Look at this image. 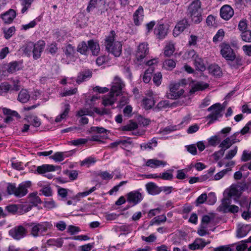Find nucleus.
Masks as SVG:
<instances>
[{
    "label": "nucleus",
    "mask_w": 251,
    "mask_h": 251,
    "mask_svg": "<svg viewBox=\"0 0 251 251\" xmlns=\"http://www.w3.org/2000/svg\"><path fill=\"white\" fill-rule=\"evenodd\" d=\"M125 83L119 77H115L111 83L110 92L102 97V104L104 106L113 105L117 100V98L125 93Z\"/></svg>",
    "instance_id": "nucleus-1"
},
{
    "label": "nucleus",
    "mask_w": 251,
    "mask_h": 251,
    "mask_svg": "<svg viewBox=\"0 0 251 251\" xmlns=\"http://www.w3.org/2000/svg\"><path fill=\"white\" fill-rule=\"evenodd\" d=\"M105 46L108 52L115 57H118L122 52V45L121 42L115 40V33L111 31L105 40Z\"/></svg>",
    "instance_id": "nucleus-2"
},
{
    "label": "nucleus",
    "mask_w": 251,
    "mask_h": 251,
    "mask_svg": "<svg viewBox=\"0 0 251 251\" xmlns=\"http://www.w3.org/2000/svg\"><path fill=\"white\" fill-rule=\"evenodd\" d=\"M201 5L200 0H195L188 7L187 15L192 22L196 24L201 23L202 20Z\"/></svg>",
    "instance_id": "nucleus-3"
},
{
    "label": "nucleus",
    "mask_w": 251,
    "mask_h": 251,
    "mask_svg": "<svg viewBox=\"0 0 251 251\" xmlns=\"http://www.w3.org/2000/svg\"><path fill=\"white\" fill-rule=\"evenodd\" d=\"M31 185L30 181L23 182L16 188L14 184H10L7 186V191L10 194H14L16 196L22 197L27 193V188Z\"/></svg>",
    "instance_id": "nucleus-4"
},
{
    "label": "nucleus",
    "mask_w": 251,
    "mask_h": 251,
    "mask_svg": "<svg viewBox=\"0 0 251 251\" xmlns=\"http://www.w3.org/2000/svg\"><path fill=\"white\" fill-rule=\"evenodd\" d=\"M31 227V234L34 237L43 235L48 229H50L52 225L51 223L45 222L39 223H32L29 225Z\"/></svg>",
    "instance_id": "nucleus-5"
},
{
    "label": "nucleus",
    "mask_w": 251,
    "mask_h": 251,
    "mask_svg": "<svg viewBox=\"0 0 251 251\" xmlns=\"http://www.w3.org/2000/svg\"><path fill=\"white\" fill-rule=\"evenodd\" d=\"M100 97L98 95H94L91 97L90 99H87L86 103L90 106V108H84L78 111L76 116L83 117L84 116L89 115L92 116L94 112H97L98 109L96 108H93L92 105L94 104V102L96 100L99 99Z\"/></svg>",
    "instance_id": "nucleus-6"
},
{
    "label": "nucleus",
    "mask_w": 251,
    "mask_h": 251,
    "mask_svg": "<svg viewBox=\"0 0 251 251\" xmlns=\"http://www.w3.org/2000/svg\"><path fill=\"white\" fill-rule=\"evenodd\" d=\"M223 108L220 103H216L207 108V111L211 112L206 117L207 119H209L208 124H212L214 121L217 120L219 118L222 116V112Z\"/></svg>",
    "instance_id": "nucleus-7"
},
{
    "label": "nucleus",
    "mask_w": 251,
    "mask_h": 251,
    "mask_svg": "<svg viewBox=\"0 0 251 251\" xmlns=\"http://www.w3.org/2000/svg\"><path fill=\"white\" fill-rule=\"evenodd\" d=\"M149 68L145 72L143 75V81L147 83L151 80L152 73L157 67V60L155 58L149 60L146 63Z\"/></svg>",
    "instance_id": "nucleus-8"
},
{
    "label": "nucleus",
    "mask_w": 251,
    "mask_h": 251,
    "mask_svg": "<svg viewBox=\"0 0 251 251\" xmlns=\"http://www.w3.org/2000/svg\"><path fill=\"white\" fill-rule=\"evenodd\" d=\"M27 234V230L22 226H18L11 229L9 234L15 240H20L24 238Z\"/></svg>",
    "instance_id": "nucleus-9"
},
{
    "label": "nucleus",
    "mask_w": 251,
    "mask_h": 251,
    "mask_svg": "<svg viewBox=\"0 0 251 251\" xmlns=\"http://www.w3.org/2000/svg\"><path fill=\"white\" fill-rule=\"evenodd\" d=\"M221 53L226 60H232L234 58L235 53L229 45L223 44L221 46Z\"/></svg>",
    "instance_id": "nucleus-10"
},
{
    "label": "nucleus",
    "mask_w": 251,
    "mask_h": 251,
    "mask_svg": "<svg viewBox=\"0 0 251 251\" xmlns=\"http://www.w3.org/2000/svg\"><path fill=\"white\" fill-rule=\"evenodd\" d=\"M210 241H205L204 239L198 238L191 244H189L188 248L190 250L195 251L197 250H202L207 245L210 244Z\"/></svg>",
    "instance_id": "nucleus-11"
},
{
    "label": "nucleus",
    "mask_w": 251,
    "mask_h": 251,
    "mask_svg": "<svg viewBox=\"0 0 251 251\" xmlns=\"http://www.w3.org/2000/svg\"><path fill=\"white\" fill-rule=\"evenodd\" d=\"M149 52L148 45L145 43H142L138 47L136 53V57L138 61L144 59Z\"/></svg>",
    "instance_id": "nucleus-12"
},
{
    "label": "nucleus",
    "mask_w": 251,
    "mask_h": 251,
    "mask_svg": "<svg viewBox=\"0 0 251 251\" xmlns=\"http://www.w3.org/2000/svg\"><path fill=\"white\" fill-rule=\"evenodd\" d=\"M189 26L188 20L186 18L180 20L177 23L173 30L174 36H177Z\"/></svg>",
    "instance_id": "nucleus-13"
},
{
    "label": "nucleus",
    "mask_w": 251,
    "mask_h": 251,
    "mask_svg": "<svg viewBox=\"0 0 251 251\" xmlns=\"http://www.w3.org/2000/svg\"><path fill=\"white\" fill-rule=\"evenodd\" d=\"M234 15V10L229 5L223 6L220 9V16L225 20H229Z\"/></svg>",
    "instance_id": "nucleus-14"
},
{
    "label": "nucleus",
    "mask_w": 251,
    "mask_h": 251,
    "mask_svg": "<svg viewBox=\"0 0 251 251\" xmlns=\"http://www.w3.org/2000/svg\"><path fill=\"white\" fill-rule=\"evenodd\" d=\"M144 18V9L140 6L133 15V20L135 25L139 26L141 25Z\"/></svg>",
    "instance_id": "nucleus-15"
},
{
    "label": "nucleus",
    "mask_w": 251,
    "mask_h": 251,
    "mask_svg": "<svg viewBox=\"0 0 251 251\" xmlns=\"http://www.w3.org/2000/svg\"><path fill=\"white\" fill-rule=\"evenodd\" d=\"M143 198V195L138 191H132L127 194V201L134 204L140 202Z\"/></svg>",
    "instance_id": "nucleus-16"
},
{
    "label": "nucleus",
    "mask_w": 251,
    "mask_h": 251,
    "mask_svg": "<svg viewBox=\"0 0 251 251\" xmlns=\"http://www.w3.org/2000/svg\"><path fill=\"white\" fill-rule=\"evenodd\" d=\"M45 46V43L42 40L39 41L34 45L32 52L33 57L35 59L39 58L41 56V53L43 50Z\"/></svg>",
    "instance_id": "nucleus-17"
},
{
    "label": "nucleus",
    "mask_w": 251,
    "mask_h": 251,
    "mask_svg": "<svg viewBox=\"0 0 251 251\" xmlns=\"http://www.w3.org/2000/svg\"><path fill=\"white\" fill-rule=\"evenodd\" d=\"M180 84L174 83L170 85V92L172 93V96L175 99H177L182 95L184 91L183 89H180Z\"/></svg>",
    "instance_id": "nucleus-18"
},
{
    "label": "nucleus",
    "mask_w": 251,
    "mask_h": 251,
    "mask_svg": "<svg viewBox=\"0 0 251 251\" xmlns=\"http://www.w3.org/2000/svg\"><path fill=\"white\" fill-rule=\"evenodd\" d=\"M24 120L34 127H39L41 125L40 119L33 114H25Z\"/></svg>",
    "instance_id": "nucleus-19"
},
{
    "label": "nucleus",
    "mask_w": 251,
    "mask_h": 251,
    "mask_svg": "<svg viewBox=\"0 0 251 251\" xmlns=\"http://www.w3.org/2000/svg\"><path fill=\"white\" fill-rule=\"evenodd\" d=\"M70 110V106L69 104H65L63 107L61 112L55 119V123H60L66 119Z\"/></svg>",
    "instance_id": "nucleus-20"
},
{
    "label": "nucleus",
    "mask_w": 251,
    "mask_h": 251,
    "mask_svg": "<svg viewBox=\"0 0 251 251\" xmlns=\"http://www.w3.org/2000/svg\"><path fill=\"white\" fill-rule=\"evenodd\" d=\"M16 15V12L13 9H9L1 15V18L5 24H10L12 22Z\"/></svg>",
    "instance_id": "nucleus-21"
},
{
    "label": "nucleus",
    "mask_w": 251,
    "mask_h": 251,
    "mask_svg": "<svg viewBox=\"0 0 251 251\" xmlns=\"http://www.w3.org/2000/svg\"><path fill=\"white\" fill-rule=\"evenodd\" d=\"M38 185L42 187L40 192L43 195L46 197L52 196V191L50 184L48 182L41 181L38 183Z\"/></svg>",
    "instance_id": "nucleus-22"
},
{
    "label": "nucleus",
    "mask_w": 251,
    "mask_h": 251,
    "mask_svg": "<svg viewBox=\"0 0 251 251\" xmlns=\"http://www.w3.org/2000/svg\"><path fill=\"white\" fill-rule=\"evenodd\" d=\"M208 84L203 81L197 82L191 86L190 93L193 94L197 91H203L208 88Z\"/></svg>",
    "instance_id": "nucleus-23"
},
{
    "label": "nucleus",
    "mask_w": 251,
    "mask_h": 251,
    "mask_svg": "<svg viewBox=\"0 0 251 251\" xmlns=\"http://www.w3.org/2000/svg\"><path fill=\"white\" fill-rule=\"evenodd\" d=\"M57 168V166L46 164L38 166L36 171L40 174H44L48 172H54Z\"/></svg>",
    "instance_id": "nucleus-24"
},
{
    "label": "nucleus",
    "mask_w": 251,
    "mask_h": 251,
    "mask_svg": "<svg viewBox=\"0 0 251 251\" xmlns=\"http://www.w3.org/2000/svg\"><path fill=\"white\" fill-rule=\"evenodd\" d=\"M251 230V225H243L239 227L237 230L236 236L238 238H242L247 235Z\"/></svg>",
    "instance_id": "nucleus-25"
},
{
    "label": "nucleus",
    "mask_w": 251,
    "mask_h": 251,
    "mask_svg": "<svg viewBox=\"0 0 251 251\" xmlns=\"http://www.w3.org/2000/svg\"><path fill=\"white\" fill-rule=\"evenodd\" d=\"M231 202V199L229 198H224L222 199V203L218 207V210L224 213L229 212L228 208L230 207Z\"/></svg>",
    "instance_id": "nucleus-26"
},
{
    "label": "nucleus",
    "mask_w": 251,
    "mask_h": 251,
    "mask_svg": "<svg viewBox=\"0 0 251 251\" xmlns=\"http://www.w3.org/2000/svg\"><path fill=\"white\" fill-rule=\"evenodd\" d=\"M209 73L215 77H220L222 75V72L221 68L216 64H211L208 67Z\"/></svg>",
    "instance_id": "nucleus-27"
},
{
    "label": "nucleus",
    "mask_w": 251,
    "mask_h": 251,
    "mask_svg": "<svg viewBox=\"0 0 251 251\" xmlns=\"http://www.w3.org/2000/svg\"><path fill=\"white\" fill-rule=\"evenodd\" d=\"M96 187L95 186H94L88 190H86L84 192L77 193L75 196H74L72 198V199L75 201H78L80 200L81 198L86 197V196L89 195L92 192L96 190Z\"/></svg>",
    "instance_id": "nucleus-28"
},
{
    "label": "nucleus",
    "mask_w": 251,
    "mask_h": 251,
    "mask_svg": "<svg viewBox=\"0 0 251 251\" xmlns=\"http://www.w3.org/2000/svg\"><path fill=\"white\" fill-rule=\"evenodd\" d=\"M2 111L4 114L7 115V117L5 118L6 122H9L12 121L13 117H16L17 119L20 117L19 114L15 111H11L9 109L4 108L2 109Z\"/></svg>",
    "instance_id": "nucleus-29"
},
{
    "label": "nucleus",
    "mask_w": 251,
    "mask_h": 251,
    "mask_svg": "<svg viewBox=\"0 0 251 251\" xmlns=\"http://www.w3.org/2000/svg\"><path fill=\"white\" fill-rule=\"evenodd\" d=\"M92 76V73L89 70L83 71L79 73L76 79L77 83L79 84L81 82L89 79Z\"/></svg>",
    "instance_id": "nucleus-30"
},
{
    "label": "nucleus",
    "mask_w": 251,
    "mask_h": 251,
    "mask_svg": "<svg viewBox=\"0 0 251 251\" xmlns=\"http://www.w3.org/2000/svg\"><path fill=\"white\" fill-rule=\"evenodd\" d=\"M168 25H167L159 24L158 26V38H164L167 34Z\"/></svg>",
    "instance_id": "nucleus-31"
},
{
    "label": "nucleus",
    "mask_w": 251,
    "mask_h": 251,
    "mask_svg": "<svg viewBox=\"0 0 251 251\" xmlns=\"http://www.w3.org/2000/svg\"><path fill=\"white\" fill-rule=\"evenodd\" d=\"M88 45L89 48L92 51V54L94 55H97L100 50L99 44L93 40L88 41Z\"/></svg>",
    "instance_id": "nucleus-32"
},
{
    "label": "nucleus",
    "mask_w": 251,
    "mask_h": 251,
    "mask_svg": "<svg viewBox=\"0 0 251 251\" xmlns=\"http://www.w3.org/2000/svg\"><path fill=\"white\" fill-rule=\"evenodd\" d=\"M224 194L226 195L228 198H230L233 196H239V190L235 186L232 185L225 191Z\"/></svg>",
    "instance_id": "nucleus-33"
},
{
    "label": "nucleus",
    "mask_w": 251,
    "mask_h": 251,
    "mask_svg": "<svg viewBox=\"0 0 251 251\" xmlns=\"http://www.w3.org/2000/svg\"><path fill=\"white\" fill-rule=\"evenodd\" d=\"M230 62L228 63L229 65L233 68H238L243 65V60L242 58L240 57H236V55L234 56V58L232 60H228Z\"/></svg>",
    "instance_id": "nucleus-34"
},
{
    "label": "nucleus",
    "mask_w": 251,
    "mask_h": 251,
    "mask_svg": "<svg viewBox=\"0 0 251 251\" xmlns=\"http://www.w3.org/2000/svg\"><path fill=\"white\" fill-rule=\"evenodd\" d=\"M30 96L26 90H22L19 94L18 100L22 103L26 102L29 99Z\"/></svg>",
    "instance_id": "nucleus-35"
},
{
    "label": "nucleus",
    "mask_w": 251,
    "mask_h": 251,
    "mask_svg": "<svg viewBox=\"0 0 251 251\" xmlns=\"http://www.w3.org/2000/svg\"><path fill=\"white\" fill-rule=\"evenodd\" d=\"M234 144H235V142L233 141H230V138L227 137L220 143L219 147L225 151Z\"/></svg>",
    "instance_id": "nucleus-36"
},
{
    "label": "nucleus",
    "mask_w": 251,
    "mask_h": 251,
    "mask_svg": "<svg viewBox=\"0 0 251 251\" xmlns=\"http://www.w3.org/2000/svg\"><path fill=\"white\" fill-rule=\"evenodd\" d=\"M194 64L197 68V70L201 71H203L205 70V67L203 60L199 55L194 60Z\"/></svg>",
    "instance_id": "nucleus-37"
},
{
    "label": "nucleus",
    "mask_w": 251,
    "mask_h": 251,
    "mask_svg": "<svg viewBox=\"0 0 251 251\" xmlns=\"http://www.w3.org/2000/svg\"><path fill=\"white\" fill-rule=\"evenodd\" d=\"M175 51V47L174 44L169 42L167 44L164 48V53L165 56H170L173 54Z\"/></svg>",
    "instance_id": "nucleus-38"
},
{
    "label": "nucleus",
    "mask_w": 251,
    "mask_h": 251,
    "mask_svg": "<svg viewBox=\"0 0 251 251\" xmlns=\"http://www.w3.org/2000/svg\"><path fill=\"white\" fill-rule=\"evenodd\" d=\"M120 146L122 148L128 150L133 147V144L130 138L121 140Z\"/></svg>",
    "instance_id": "nucleus-39"
},
{
    "label": "nucleus",
    "mask_w": 251,
    "mask_h": 251,
    "mask_svg": "<svg viewBox=\"0 0 251 251\" xmlns=\"http://www.w3.org/2000/svg\"><path fill=\"white\" fill-rule=\"evenodd\" d=\"M146 188L149 194L155 195L157 194V186L154 183L149 182L146 184Z\"/></svg>",
    "instance_id": "nucleus-40"
},
{
    "label": "nucleus",
    "mask_w": 251,
    "mask_h": 251,
    "mask_svg": "<svg viewBox=\"0 0 251 251\" xmlns=\"http://www.w3.org/2000/svg\"><path fill=\"white\" fill-rule=\"evenodd\" d=\"M96 162V159L95 158L90 156L82 161L80 163V165L82 166H86L87 167H89L94 165Z\"/></svg>",
    "instance_id": "nucleus-41"
},
{
    "label": "nucleus",
    "mask_w": 251,
    "mask_h": 251,
    "mask_svg": "<svg viewBox=\"0 0 251 251\" xmlns=\"http://www.w3.org/2000/svg\"><path fill=\"white\" fill-rule=\"evenodd\" d=\"M241 38L242 40L247 43H251V30H247L244 31L241 33Z\"/></svg>",
    "instance_id": "nucleus-42"
},
{
    "label": "nucleus",
    "mask_w": 251,
    "mask_h": 251,
    "mask_svg": "<svg viewBox=\"0 0 251 251\" xmlns=\"http://www.w3.org/2000/svg\"><path fill=\"white\" fill-rule=\"evenodd\" d=\"M198 55L194 50H191L185 52L184 54V58L186 59H192L194 61Z\"/></svg>",
    "instance_id": "nucleus-43"
},
{
    "label": "nucleus",
    "mask_w": 251,
    "mask_h": 251,
    "mask_svg": "<svg viewBox=\"0 0 251 251\" xmlns=\"http://www.w3.org/2000/svg\"><path fill=\"white\" fill-rule=\"evenodd\" d=\"M114 175V172L110 173L107 171H103L100 173L99 176L102 179L108 181L112 178Z\"/></svg>",
    "instance_id": "nucleus-44"
},
{
    "label": "nucleus",
    "mask_w": 251,
    "mask_h": 251,
    "mask_svg": "<svg viewBox=\"0 0 251 251\" xmlns=\"http://www.w3.org/2000/svg\"><path fill=\"white\" fill-rule=\"evenodd\" d=\"M88 49L89 46L84 42H81L77 46V51L82 54H86Z\"/></svg>",
    "instance_id": "nucleus-45"
},
{
    "label": "nucleus",
    "mask_w": 251,
    "mask_h": 251,
    "mask_svg": "<svg viewBox=\"0 0 251 251\" xmlns=\"http://www.w3.org/2000/svg\"><path fill=\"white\" fill-rule=\"evenodd\" d=\"M154 104V101L151 98L145 99L143 100V106L146 109H151Z\"/></svg>",
    "instance_id": "nucleus-46"
},
{
    "label": "nucleus",
    "mask_w": 251,
    "mask_h": 251,
    "mask_svg": "<svg viewBox=\"0 0 251 251\" xmlns=\"http://www.w3.org/2000/svg\"><path fill=\"white\" fill-rule=\"evenodd\" d=\"M33 0H20L21 3L23 6L21 10L22 13L26 11L27 9L30 7V5Z\"/></svg>",
    "instance_id": "nucleus-47"
},
{
    "label": "nucleus",
    "mask_w": 251,
    "mask_h": 251,
    "mask_svg": "<svg viewBox=\"0 0 251 251\" xmlns=\"http://www.w3.org/2000/svg\"><path fill=\"white\" fill-rule=\"evenodd\" d=\"M191 120V117L189 115L185 116L180 124H179L178 125H176L177 126L178 130L189 124Z\"/></svg>",
    "instance_id": "nucleus-48"
},
{
    "label": "nucleus",
    "mask_w": 251,
    "mask_h": 251,
    "mask_svg": "<svg viewBox=\"0 0 251 251\" xmlns=\"http://www.w3.org/2000/svg\"><path fill=\"white\" fill-rule=\"evenodd\" d=\"M225 36V32L224 31L220 29H219L214 36L213 38V41L215 43H216L219 41H221L223 40L224 37Z\"/></svg>",
    "instance_id": "nucleus-49"
},
{
    "label": "nucleus",
    "mask_w": 251,
    "mask_h": 251,
    "mask_svg": "<svg viewBox=\"0 0 251 251\" xmlns=\"http://www.w3.org/2000/svg\"><path fill=\"white\" fill-rule=\"evenodd\" d=\"M237 151L238 147L237 146L234 147L233 149L228 151L225 157V159L227 160L231 159L236 155L237 152Z\"/></svg>",
    "instance_id": "nucleus-50"
},
{
    "label": "nucleus",
    "mask_w": 251,
    "mask_h": 251,
    "mask_svg": "<svg viewBox=\"0 0 251 251\" xmlns=\"http://www.w3.org/2000/svg\"><path fill=\"white\" fill-rule=\"evenodd\" d=\"M19 64L16 62H12L9 63L8 65V71L13 73L20 69Z\"/></svg>",
    "instance_id": "nucleus-51"
},
{
    "label": "nucleus",
    "mask_w": 251,
    "mask_h": 251,
    "mask_svg": "<svg viewBox=\"0 0 251 251\" xmlns=\"http://www.w3.org/2000/svg\"><path fill=\"white\" fill-rule=\"evenodd\" d=\"M176 130H178V128L176 125L170 126L166 127L163 129H160L159 133H162L163 134H166Z\"/></svg>",
    "instance_id": "nucleus-52"
},
{
    "label": "nucleus",
    "mask_w": 251,
    "mask_h": 251,
    "mask_svg": "<svg viewBox=\"0 0 251 251\" xmlns=\"http://www.w3.org/2000/svg\"><path fill=\"white\" fill-rule=\"evenodd\" d=\"M29 201L34 205H36L41 202V200L36 194H31L29 197Z\"/></svg>",
    "instance_id": "nucleus-53"
},
{
    "label": "nucleus",
    "mask_w": 251,
    "mask_h": 251,
    "mask_svg": "<svg viewBox=\"0 0 251 251\" xmlns=\"http://www.w3.org/2000/svg\"><path fill=\"white\" fill-rule=\"evenodd\" d=\"M163 66L168 70H172L176 66V62L173 59H167L164 62Z\"/></svg>",
    "instance_id": "nucleus-54"
},
{
    "label": "nucleus",
    "mask_w": 251,
    "mask_h": 251,
    "mask_svg": "<svg viewBox=\"0 0 251 251\" xmlns=\"http://www.w3.org/2000/svg\"><path fill=\"white\" fill-rule=\"evenodd\" d=\"M158 178H161L164 180H171L173 178V175L169 171L165 172L162 173H160L158 175Z\"/></svg>",
    "instance_id": "nucleus-55"
},
{
    "label": "nucleus",
    "mask_w": 251,
    "mask_h": 251,
    "mask_svg": "<svg viewBox=\"0 0 251 251\" xmlns=\"http://www.w3.org/2000/svg\"><path fill=\"white\" fill-rule=\"evenodd\" d=\"M234 245L220 246L214 249V251H234V249L231 248Z\"/></svg>",
    "instance_id": "nucleus-56"
},
{
    "label": "nucleus",
    "mask_w": 251,
    "mask_h": 251,
    "mask_svg": "<svg viewBox=\"0 0 251 251\" xmlns=\"http://www.w3.org/2000/svg\"><path fill=\"white\" fill-rule=\"evenodd\" d=\"M231 170L229 168H227L226 169L223 170L222 171L217 173L214 176V180H218L221 179L226 174V173L230 171Z\"/></svg>",
    "instance_id": "nucleus-57"
},
{
    "label": "nucleus",
    "mask_w": 251,
    "mask_h": 251,
    "mask_svg": "<svg viewBox=\"0 0 251 251\" xmlns=\"http://www.w3.org/2000/svg\"><path fill=\"white\" fill-rule=\"evenodd\" d=\"M64 51L67 56L71 57L75 53V49L71 45H68L64 49Z\"/></svg>",
    "instance_id": "nucleus-58"
},
{
    "label": "nucleus",
    "mask_w": 251,
    "mask_h": 251,
    "mask_svg": "<svg viewBox=\"0 0 251 251\" xmlns=\"http://www.w3.org/2000/svg\"><path fill=\"white\" fill-rule=\"evenodd\" d=\"M145 163L144 166L149 167L151 168H155L157 167V160L156 159H144Z\"/></svg>",
    "instance_id": "nucleus-59"
},
{
    "label": "nucleus",
    "mask_w": 251,
    "mask_h": 251,
    "mask_svg": "<svg viewBox=\"0 0 251 251\" xmlns=\"http://www.w3.org/2000/svg\"><path fill=\"white\" fill-rule=\"evenodd\" d=\"M44 206L49 209L55 208L57 205L55 201L52 199H47L44 202Z\"/></svg>",
    "instance_id": "nucleus-60"
},
{
    "label": "nucleus",
    "mask_w": 251,
    "mask_h": 251,
    "mask_svg": "<svg viewBox=\"0 0 251 251\" xmlns=\"http://www.w3.org/2000/svg\"><path fill=\"white\" fill-rule=\"evenodd\" d=\"M248 27V22L246 19H243L240 21L238 24V29L241 31V32H244V31L247 30Z\"/></svg>",
    "instance_id": "nucleus-61"
},
{
    "label": "nucleus",
    "mask_w": 251,
    "mask_h": 251,
    "mask_svg": "<svg viewBox=\"0 0 251 251\" xmlns=\"http://www.w3.org/2000/svg\"><path fill=\"white\" fill-rule=\"evenodd\" d=\"M10 85L7 83H3L0 84V95H2L7 93L10 89Z\"/></svg>",
    "instance_id": "nucleus-62"
},
{
    "label": "nucleus",
    "mask_w": 251,
    "mask_h": 251,
    "mask_svg": "<svg viewBox=\"0 0 251 251\" xmlns=\"http://www.w3.org/2000/svg\"><path fill=\"white\" fill-rule=\"evenodd\" d=\"M173 189V188L172 186L158 187V194L161 192H164L166 195L169 194L172 192Z\"/></svg>",
    "instance_id": "nucleus-63"
},
{
    "label": "nucleus",
    "mask_w": 251,
    "mask_h": 251,
    "mask_svg": "<svg viewBox=\"0 0 251 251\" xmlns=\"http://www.w3.org/2000/svg\"><path fill=\"white\" fill-rule=\"evenodd\" d=\"M15 28L14 26H11L6 30L4 31V37L8 39L10 38L15 33Z\"/></svg>",
    "instance_id": "nucleus-64"
}]
</instances>
